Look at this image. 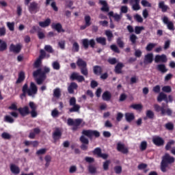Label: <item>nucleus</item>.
I'll return each mask as SVG.
<instances>
[{
  "mask_svg": "<svg viewBox=\"0 0 175 175\" xmlns=\"http://www.w3.org/2000/svg\"><path fill=\"white\" fill-rule=\"evenodd\" d=\"M76 64L78 68H79L81 75L85 76V77H88V68L87 67V62L80 57H78Z\"/></svg>",
  "mask_w": 175,
  "mask_h": 175,
  "instance_id": "4",
  "label": "nucleus"
},
{
  "mask_svg": "<svg viewBox=\"0 0 175 175\" xmlns=\"http://www.w3.org/2000/svg\"><path fill=\"white\" fill-rule=\"evenodd\" d=\"M100 5H102V8H100L101 12H109L110 8H109V5L107 4V1L105 0H100L99 1Z\"/></svg>",
  "mask_w": 175,
  "mask_h": 175,
  "instance_id": "20",
  "label": "nucleus"
},
{
  "mask_svg": "<svg viewBox=\"0 0 175 175\" xmlns=\"http://www.w3.org/2000/svg\"><path fill=\"white\" fill-rule=\"evenodd\" d=\"M163 23L167 25V29L170 31H174V23H173L172 21H170L167 16H164L163 18Z\"/></svg>",
  "mask_w": 175,
  "mask_h": 175,
  "instance_id": "13",
  "label": "nucleus"
},
{
  "mask_svg": "<svg viewBox=\"0 0 175 175\" xmlns=\"http://www.w3.org/2000/svg\"><path fill=\"white\" fill-rule=\"evenodd\" d=\"M116 150L119 152H122V154H126L129 153V149L128 148V147L125 146V144L121 142H118L117 144Z\"/></svg>",
  "mask_w": 175,
  "mask_h": 175,
  "instance_id": "9",
  "label": "nucleus"
},
{
  "mask_svg": "<svg viewBox=\"0 0 175 175\" xmlns=\"http://www.w3.org/2000/svg\"><path fill=\"white\" fill-rule=\"evenodd\" d=\"M116 43L120 49H124L125 44L124 43V41H122V39L121 38L119 37L117 38Z\"/></svg>",
  "mask_w": 175,
  "mask_h": 175,
  "instance_id": "40",
  "label": "nucleus"
},
{
  "mask_svg": "<svg viewBox=\"0 0 175 175\" xmlns=\"http://www.w3.org/2000/svg\"><path fill=\"white\" fill-rule=\"evenodd\" d=\"M94 155H97V157L99 158L100 155L102 154V149L100 148H96L93 150Z\"/></svg>",
  "mask_w": 175,
  "mask_h": 175,
  "instance_id": "52",
  "label": "nucleus"
},
{
  "mask_svg": "<svg viewBox=\"0 0 175 175\" xmlns=\"http://www.w3.org/2000/svg\"><path fill=\"white\" fill-rule=\"evenodd\" d=\"M79 88V85L76 82H71L70 85L68 87V91L69 94H75V90Z\"/></svg>",
  "mask_w": 175,
  "mask_h": 175,
  "instance_id": "21",
  "label": "nucleus"
},
{
  "mask_svg": "<svg viewBox=\"0 0 175 175\" xmlns=\"http://www.w3.org/2000/svg\"><path fill=\"white\" fill-rule=\"evenodd\" d=\"M156 69L158 70V72H161L162 74L166 73L167 72V68H166V65H165V64H157Z\"/></svg>",
  "mask_w": 175,
  "mask_h": 175,
  "instance_id": "22",
  "label": "nucleus"
},
{
  "mask_svg": "<svg viewBox=\"0 0 175 175\" xmlns=\"http://www.w3.org/2000/svg\"><path fill=\"white\" fill-rule=\"evenodd\" d=\"M6 35V27L4 26L2 27H0V38L2 36H5Z\"/></svg>",
  "mask_w": 175,
  "mask_h": 175,
  "instance_id": "64",
  "label": "nucleus"
},
{
  "mask_svg": "<svg viewBox=\"0 0 175 175\" xmlns=\"http://www.w3.org/2000/svg\"><path fill=\"white\" fill-rule=\"evenodd\" d=\"M152 61H154V54L148 53L145 55L144 57V63L147 64H152Z\"/></svg>",
  "mask_w": 175,
  "mask_h": 175,
  "instance_id": "25",
  "label": "nucleus"
},
{
  "mask_svg": "<svg viewBox=\"0 0 175 175\" xmlns=\"http://www.w3.org/2000/svg\"><path fill=\"white\" fill-rule=\"evenodd\" d=\"M77 100L75 97H71L69 100V105L72 106V107L69 109V113H77L80 111V105L76 104Z\"/></svg>",
  "mask_w": 175,
  "mask_h": 175,
  "instance_id": "5",
  "label": "nucleus"
},
{
  "mask_svg": "<svg viewBox=\"0 0 175 175\" xmlns=\"http://www.w3.org/2000/svg\"><path fill=\"white\" fill-rule=\"evenodd\" d=\"M157 46V44L155 43H149L147 44L146 47V51H152V49Z\"/></svg>",
  "mask_w": 175,
  "mask_h": 175,
  "instance_id": "46",
  "label": "nucleus"
},
{
  "mask_svg": "<svg viewBox=\"0 0 175 175\" xmlns=\"http://www.w3.org/2000/svg\"><path fill=\"white\" fill-rule=\"evenodd\" d=\"M134 110H142L143 109V105L142 104H133L130 106Z\"/></svg>",
  "mask_w": 175,
  "mask_h": 175,
  "instance_id": "47",
  "label": "nucleus"
},
{
  "mask_svg": "<svg viewBox=\"0 0 175 175\" xmlns=\"http://www.w3.org/2000/svg\"><path fill=\"white\" fill-rule=\"evenodd\" d=\"M163 92H166L167 94H170L172 92V87L170 85H165L162 88Z\"/></svg>",
  "mask_w": 175,
  "mask_h": 175,
  "instance_id": "53",
  "label": "nucleus"
},
{
  "mask_svg": "<svg viewBox=\"0 0 175 175\" xmlns=\"http://www.w3.org/2000/svg\"><path fill=\"white\" fill-rule=\"evenodd\" d=\"M44 50L45 51H46V53H54V49H53V46H51V45H45Z\"/></svg>",
  "mask_w": 175,
  "mask_h": 175,
  "instance_id": "57",
  "label": "nucleus"
},
{
  "mask_svg": "<svg viewBox=\"0 0 175 175\" xmlns=\"http://www.w3.org/2000/svg\"><path fill=\"white\" fill-rule=\"evenodd\" d=\"M44 58H46V51L43 49H41L40 51V55L38 57L39 59H44Z\"/></svg>",
  "mask_w": 175,
  "mask_h": 175,
  "instance_id": "60",
  "label": "nucleus"
},
{
  "mask_svg": "<svg viewBox=\"0 0 175 175\" xmlns=\"http://www.w3.org/2000/svg\"><path fill=\"white\" fill-rule=\"evenodd\" d=\"M8 49V44L6 42L3 41L2 43L0 44V51H5Z\"/></svg>",
  "mask_w": 175,
  "mask_h": 175,
  "instance_id": "54",
  "label": "nucleus"
},
{
  "mask_svg": "<svg viewBox=\"0 0 175 175\" xmlns=\"http://www.w3.org/2000/svg\"><path fill=\"white\" fill-rule=\"evenodd\" d=\"M82 135H83L80 137L79 140L82 143L81 149L83 151H87L88 150V144H90V141L85 136H87L90 140H92V137L96 139L100 137V133L96 130H83Z\"/></svg>",
  "mask_w": 175,
  "mask_h": 175,
  "instance_id": "1",
  "label": "nucleus"
},
{
  "mask_svg": "<svg viewBox=\"0 0 175 175\" xmlns=\"http://www.w3.org/2000/svg\"><path fill=\"white\" fill-rule=\"evenodd\" d=\"M96 42L98 44H101V46H106V44H107L106 38H105V37H97L96 38Z\"/></svg>",
  "mask_w": 175,
  "mask_h": 175,
  "instance_id": "33",
  "label": "nucleus"
},
{
  "mask_svg": "<svg viewBox=\"0 0 175 175\" xmlns=\"http://www.w3.org/2000/svg\"><path fill=\"white\" fill-rule=\"evenodd\" d=\"M124 64L122 63H118L115 66V73L117 75H121L122 73V68Z\"/></svg>",
  "mask_w": 175,
  "mask_h": 175,
  "instance_id": "32",
  "label": "nucleus"
},
{
  "mask_svg": "<svg viewBox=\"0 0 175 175\" xmlns=\"http://www.w3.org/2000/svg\"><path fill=\"white\" fill-rule=\"evenodd\" d=\"M175 162V158L173 156L165 153L161 157V161L160 164V170L163 173H166L167 170H170V167Z\"/></svg>",
  "mask_w": 175,
  "mask_h": 175,
  "instance_id": "2",
  "label": "nucleus"
},
{
  "mask_svg": "<svg viewBox=\"0 0 175 175\" xmlns=\"http://www.w3.org/2000/svg\"><path fill=\"white\" fill-rule=\"evenodd\" d=\"M88 172L91 174H95V173H96V167H95V166L93 165H90L88 166Z\"/></svg>",
  "mask_w": 175,
  "mask_h": 175,
  "instance_id": "45",
  "label": "nucleus"
},
{
  "mask_svg": "<svg viewBox=\"0 0 175 175\" xmlns=\"http://www.w3.org/2000/svg\"><path fill=\"white\" fill-rule=\"evenodd\" d=\"M82 46L85 50H88V47H90L92 49H95V40L90 39L88 40V38H84L81 40Z\"/></svg>",
  "mask_w": 175,
  "mask_h": 175,
  "instance_id": "6",
  "label": "nucleus"
},
{
  "mask_svg": "<svg viewBox=\"0 0 175 175\" xmlns=\"http://www.w3.org/2000/svg\"><path fill=\"white\" fill-rule=\"evenodd\" d=\"M4 121L5 122H8L9 124H13V122H14V119H13L12 116L7 115L4 117Z\"/></svg>",
  "mask_w": 175,
  "mask_h": 175,
  "instance_id": "42",
  "label": "nucleus"
},
{
  "mask_svg": "<svg viewBox=\"0 0 175 175\" xmlns=\"http://www.w3.org/2000/svg\"><path fill=\"white\" fill-rule=\"evenodd\" d=\"M84 21L85 24L89 27L92 24V23H91V16L90 15L85 16Z\"/></svg>",
  "mask_w": 175,
  "mask_h": 175,
  "instance_id": "44",
  "label": "nucleus"
},
{
  "mask_svg": "<svg viewBox=\"0 0 175 175\" xmlns=\"http://www.w3.org/2000/svg\"><path fill=\"white\" fill-rule=\"evenodd\" d=\"M103 100H105L106 102H109L111 99V93L109 91H105L103 92L102 95Z\"/></svg>",
  "mask_w": 175,
  "mask_h": 175,
  "instance_id": "31",
  "label": "nucleus"
},
{
  "mask_svg": "<svg viewBox=\"0 0 175 175\" xmlns=\"http://www.w3.org/2000/svg\"><path fill=\"white\" fill-rule=\"evenodd\" d=\"M1 137L3 139H5V140H10V139H12V135H10V134L6 133V132H3L1 134Z\"/></svg>",
  "mask_w": 175,
  "mask_h": 175,
  "instance_id": "59",
  "label": "nucleus"
},
{
  "mask_svg": "<svg viewBox=\"0 0 175 175\" xmlns=\"http://www.w3.org/2000/svg\"><path fill=\"white\" fill-rule=\"evenodd\" d=\"M70 80L75 81L77 80L78 83H83V81H85V78L83 75H79L77 72H72L70 77Z\"/></svg>",
  "mask_w": 175,
  "mask_h": 175,
  "instance_id": "10",
  "label": "nucleus"
},
{
  "mask_svg": "<svg viewBox=\"0 0 175 175\" xmlns=\"http://www.w3.org/2000/svg\"><path fill=\"white\" fill-rule=\"evenodd\" d=\"M22 94L20 95L21 99H24L27 96H35L38 94V86L33 82L30 83L29 88H28V83H25L22 88Z\"/></svg>",
  "mask_w": 175,
  "mask_h": 175,
  "instance_id": "3",
  "label": "nucleus"
},
{
  "mask_svg": "<svg viewBox=\"0 0 175 175\" xmlns=\"http://www.w3.org/2000/svg\"><path fill=\"white\" fill-rule=\"evenodd\" d=\"M52 29H55L58 32V33H61V32H65V29L62 28V25L59 23H52L51 25Z\"/></svg>",
  "mask_w": 175,
  "mask_h": 175,
  "instance_id": "18",
  "label": "nucleus"
},
{
  "mask_svg": "<svg viewBox=\"0 0 175 175\" xmlns=\"http://www.w3.org/2000/svg\"><path fill=\"white\" fill-rule=\"evenodd\" d=\"M154 62L155 64H159V62H161V64H166V62H167V56L165 54L156 55L154 57Z\"/></svg>",
  "mask_w": 175,
  "mask_h": 175,
  "instance_id": "11",
  "label": "nucleus"
},
{
  "mask_svg": "<svg viewBox=\"0 0 175 175\" xmlns=\"http://www.w3.org/2000/svg\"><path fill=\"white\" fill-rule=\"evenodd\" d=\"M139 148L141 151H146V150H147V142L143 141L141 142Z\"/></svg>",
  "mask_w": 175,
  "mask_h": 175,
  "instance_id": "51",
  "label": "nucleus"
},
{
  "mask_svg": "<svg viewBox=\"0 0 175 175\" xmlns=\"http://www.w3.org/2000/svg\"><path fill=\"white\" fill-rule=\"evenodd\" d=\"M140 1L135 0V4H133L132 9L133 10H140Z\"/></svg>",
  "mask_w": 175,
  "mask_h": 175,
  "instance_id": "39",
  "label": "nucleus"
},
{
  "mask_svg": "<svg viewBox=\"0 0 175 175\" xmlns=\"http://www.w3.org/2000/svg\"><path fill=\"white\" fill-rule=\"evenodd\" d=\"M110 160H107L103 163V167L105 172L109 170V166H110Z\"/></svg>",
  "mask_w": 175,
  "mask_h": 175,
  "instance_id": "48",
  "label": "nucleus"
},
{
  "mask_svg": "<svg viewBox=\"0 0 175 175\" xmlns=\"http://www.w3.org/2000/svg\"><path fill=\"white\" fill-rule=\"evenodd\" d=\"M52 66L55 70H59V69H61V65L58 62H53Z\"/></svg>",
  "mask_w": 175,
  "mask_h": 175,
  "instance_id": "49",
  "label": "nucleus"
},
{
  "mask_svg": "<svg viewBox=\"0 0 175 175\" xmlns=\"http://www.w3.org/2000/svg\"><path fill=\"white\" fill-rule=\"evenodd\" d=\"M33 77H38V76H40L41 79H44V80H46V73H44L43 71H42V68H38L36 71L33 72Z\"/></svg>",
  "mask_w": 175,
  "mask_h": 175,
  "instance_id": "17",
  "label": "nucleus"
},
{
  "mask_svg": "<svg viewBox=\"0 0 175 175\" xmlns=\"http://www.w3.org/2000/svg\"><path fill=\"white\" fill-rule=\"evenodd\" d=\"M110 49L111 50H112V51H113V53H116L117 54H120L121 53V51L118 49V46H117V45L116 44H111L110 46Z\"/></svg>",
  "mask_w": 175,
  "mask_h": 175,
  "instance_id": "43",
  "label": "nucleus"
},
{
  "mask_svg": "<svg viewBox=\"0 0 175 175\" xmlns=\"http://www.w3.org/2000/svg\"><path fill=\"white\" fill-rule=\"evenodd\" d=\"M10 169L13 174H20V167L14 164H10Z\"/></svg>",
  "mask_w": 175,
  "mask_h": 175,
  "instance_id": "30",
  "label": "nucleus"
},
{
  "mask_svg": "<svg viewBox=\"0 0 175 175\" xmlns=\"http://www.w3.org/2000/svg\"><path fill=\"white\" fill-rule=\"evenodd\" d=\"M53 96L57 98L61 97V90L59 88H57L53 90Z\"/></svg>",
  "mask_w": 175,
  "mask_h": 175,
  "instance_id": "41",
  "label": "nucleus"
},
{
  "mask_svg": "<svg viewBox=\"0 0 175 175\" xmlns=\"http://www.w3.org/2000/svg\"><path fill=\"white\" fill-rule=\"evenodd\" d=\"M157 100L159 102H162V100H165V103H169V100H167V95H166L163 92L159 93V96H157Z\"/></svg>",
  "mask_w": 175,
  "mask_h": 175,
  "instance_id": "24",
  "label": "nucleus"
},
{
  "mask_svg": "<svg viewBox=\"0 0 175 175\" xmlns=\"http://www.w3.org/2000/svg\"><path fill=\"white\" fill-rule=\"evenodd\" d=\"M142 31H144V27L143 26L135 27V33H136V35H140V33H142Z\"/></svg>",
  "mask_w": 175,
  "mask_h": 175,
  "instance_id": "38",
  "label": "nucleus"
},
{
  "mask_svg": "<svg viewBox=\"0 0 175 175\" xmlns=\"http://www.w3.org/2000/svg\"><path fill=\"white\" fill-rule=\"evenodd\" d=\"M134 18L137 23H143V18L142 17V16L139 15V14H136L134 16Z\"/></svg>",
  "mask_w": 175,
  "mask_h": 175,
  "instance_id": "63",
  "label": "nucleus"
},
{
  "mask_svg": "<svg viewBox=\"0 0 175 175\" xmlns=\"http://www.w3.org/2000/svg\"><path fill=\"white\" fill-rule=\"evenodd\" d=\"M29 106L30 109H31V111H30V114H31V116L32 117V118H35L38 117V112H36L38 106L36 105V104H35V103H33V101H30L29 103Z\"/></svg>",
  "mask_w": 175,
  "mask_h": 175,
  "instance_id": "12",
  "label": "nucleus"
},
{
  "mask_svg": "<svg viewBox=\"0 0 175 175\" xmlns=\"http://www.w3.org/2000/svg\"><path fill=\"white\" fill-rule=\"evenodd\" d=\"M62 136V133L61 132V130L58 128H56L55 131L53 133V139L55 142H57V140H59V139H61V137Z\"/></svg>",
  "mask_w": 175,
  "mask_h": 175,
  "instance_id": "19",
  "label": "nucleus"
},
{
  "mask_svg": "<svg viewBox=\"0 0 175 175\" xmlns=\"http://www.w3.org/2000/svg\"><path fill=\"white\" fill-rule=\"evenodd\" d=\"M146 117L144 118V120H147V118H149V120H154V117H155V115L154 114V112L151 110L146 111Z\"/></svg>",
  "mask_w": 175,
  "mask_h": 175,
  "instance_id": "35",
  "label": "nucleus"
},
{
  "mask_svg": "<svg viewBox=\"0 0 175 175\" xmlns=\"http://www.w3.org/2000/svg\"><path fill=\"white\" fill-rule=\"evenodd\" d=\"M136 40H137V36L135 34H131L130 36V42L132 44H136Z\"/></svg>",
  "mask_w": 175,
  "mask_h": 175,
  "instance_id": "56",
  "label": "nucleus"
},
{
  "mask_svg": "<svg viewBox=\"0 0 175 175\" xmlns=\"http://www.w3.org/2000/svg\"><path fill=\"white\" fill-rule=\"evenodd\" d=\"M152 143L157 147H161L165 144V140L159 136H157L152 138Z\"/></svg>",
  "mask_w": 175,
  "mask_h": 175,
  "instance_id": "14",
  "label": "nucleus"
},
{
  "mask_svg": "<svg viewBox=\"0 0 175 175\" xmlns=\"http://www.w3.org/2000/svg\"><path fill=\"white\" fill-rule=\"evenodd\" d=\"M114 172L116 174H121L122 172V167L120 165H116L114 167Z\"/></svg>",
  "mask_w": 175,
  "mask_h": 175,
  "instance_id": "55",
  "label": "nucleus"
},
{
  "mask_svg": "<svg viewBox=\"0 0 175 175\" xmlns=\"http://www.w3.org/2000/svg\"><path fill=\"white\" fill-rule=\"evenodd\" d=\"M154 109L155 111H157V113H159L161 111L162 116H165V114H166V111H165L164 107H161L158 104H154Z\"/></svg>",
  "mask_w": 175,
  "mask_h": 175,
  "instance_id": "26",
  "label": "nucleus"
},
{
  "mask_svg": "<svg viewBox=\"0 0 175 175\" xmlns=\"http://www.w3.org/2000/svg\"><path fill=\"white\" fill-rule=\"evenodd\" d=\"M103 72V69L100 66H93V72L96 76H100L102 72Z\"/></svg>",
  "mask_w": 175,
  "mask_h": 175,
  "instance_id": "27",
  "label": "nucleus"
},
{
  "mask_svg": "<svg viewBox=\"0 0 175 175\" xmlns=\"http://www.w3.org/2000/svg\"><path fill=\"white\" fill-rule=\"evenodd\" d=\"M79 50L80 45H79V43H77V42H75L72 44V51H73V53H79Z\"/></svg>",
  "mask_w": 175,
  "mask_h": 175,
  "instance_id": "36",
  "label": "nucleus"
},
{
  "mask_svg": "<svg viewBox=\"0 0 175 175\" xmlns=\"http://www.w3.org/2000/svg\"><path fill=\"white\" fill-rule=\"evenodd\" d=\"M18 111L19 112L21 116H22V117H25V116L31 114V111H29V107H28V106L18 108Z\"/></svg>",
  "mask_w": 175,
  "mask_h": 175,
  "instance_id": "16",
  "label": "nucleus"
},
{
  "mask_svg": "<svg viewBox=\"0 0 175 175\" xmlns=\"http://www.w3.org/2000/svg\"><path fill=\"white\" fill-rule=\"evenodd\" d=\"M40 65H42V59L38 58L36 62H34V68H40Z\"/></svg>",
  "mask_w": 175,
  "mask_h": 175,
  "instance_id": "62",
  "label": "nucleus"
},
{
  "mask_svg": "<svg viewBox=\"0 0 175 175\" xmlns=\"http://www.w3.org/2000/svg\"><path fill=\"white\" fill-rule=\"evenodd\" d=\"M81 122H83V119L77 118L73 120L72 118H68L67 120V124L70 126H73V125H81Z\"/></svg>",
  "mask_w": 175,
  "mask_h": 175,
  "instance_id": "15",
  "label": "nucleus"
},
{
  "mask_svg": "<svg viewBox=\"0 0 175 175\" xmlns=\"http://www.w3.org/2000/svg\"><path fill=\"white\" fill-rule=\"evenodd\" d=\"M105 35L107 38L108 42H111L113 40V38H114V36L113 35V33L110 30L105 31Z\"/></svg>",
  "mask_w": 175,
  "mask_h": 175,
  "instance_id": "37",
  "label": "nucleus"
},
{
  "mask_svg": "<svg viewBox=\"0 0 175 175\" xmlns=\"http://www.w3.org/2000/svg\"><path fill=\"white\" fill-rule=\"evenodd\" d=\"M28 10L31 14H35L40 10V5L36 1H33L29 3L28 6Z\"/></svg>",
  "mask_w": 175,
  "mask_h": 175,
  "instance_id": "7",
  "label": "nucleus"
},
{
  "mask_svg": "<svg viewBox=\"0 0 175 175\" xmlns=\"http://www.w3.org/2000/svg\"><path fill=\"white\" fill-rule=\"evenodd\" d=\"M24 80H25V72L21 71L18 75V79L16 81V84H21Z\"/></svg>",
  "mask_w": 175,
  "mask_h": 175,
  "instance_id": "23",
  "label": "nucleus"
},
{
  "mask_svg": "<svg viewBox=\"0 0 175 175\" xmlns=\"http://www.w3.org/2000/svg\"><path fill=\"white\" fill-rule=\"evenodd\" d=\"M125 118L127 122H132L135 120V115L132 113H125Z\"/></svg>",
  "mask_w": 175,
  "mask_h": 175,
  "instance_id": "34",
  "label": "nucleus"
},
{
  "mask_svg": "<svg viewBox=\"0 0 175 175\" xmlns=\"http://www.w3.org/2000/svg\"><path fill=\"white\" fill-rule=\"evenodd\" d=\"M7 27L8 29H10L12 32H13V31H14V22H12V23L8 22Z\"/></svg>",
  "mask_w": 175,
  "mask_h": 175,
  "instance_id": "61",
  "label": "nucleus"
},
{
  "mask_svg": "<svg viewBox=\"0 0 175 175\" xmlns=\"http://www.w3.org/2000/svg\"><path fill=\"white\" fill-rule=\"evenodd\" d=\"M38 24L41 28H46L51 24V19L48 18L44 21H40Z\"/></svg>",
  "mask_w": 175,
  "mask_h": 175,
  "instance_id": "29",
  "label": "nucleus"
},
{
  "mask_svg": "<svg viewBox=\"0 0 175 175\" xmlns=\"http://www.w3.org/2000/svg\"><path fill=\"white\" fill-rule=\"evenodd\" d=\"M22 49L23 45H21L20 43L16 44H11L9 47V51L10 53H14V54H20Z\"/></svg>",
  "mask_w": 175,
  "mask_h": 175,
  "instance_id": "8",
  "label": "nucleus"
},
{
  "mask_svg": "<svg viewBox=\"0 0 175 175\" xmlns=\"http://www.w3.org/2000/svg\"><path fill=\"white\" fill-rule=\"evenodd\" d=\"M159 9H161L163 13H166L169 10V6L165 4V1H161L159 3Z\"/></svg>",
  "mask_w": 175,
  "mask_h": 175,
  "instance_id": "28",
  "label": "nucleus"
},
{
  "mask_svg": "<svg viewBox=\"0 0 175 175\" xmlns=\"http://www.w3.org/2000/svg\"><path fill=\"white\" fill-rule=\"evenodd\" d=\"M141 3L144 8H151L152 5L147 0H142Z\"/></svg>",
  "mask_w": 175,
  "mask_h": 175,
  "instance_id": "58",
  "label": "nucleus"
},
{
  "mask_svg": "<svg viewBox=\"0 0 175 175\" xmlns=\"http://www.w3.org/2000/svg\"><path fill=\"white\" fill-rule=\"evenodd\" d=\"M174 144H175L174 140H170V142H168L165 146L166 151H169V150L172 148V146L174 145Z\"/></svg>",
  "mask_w": 175,
  "mask_h": 175,
  "instance_id": "50",
  "label": "nucleus"
}]
</instances>
